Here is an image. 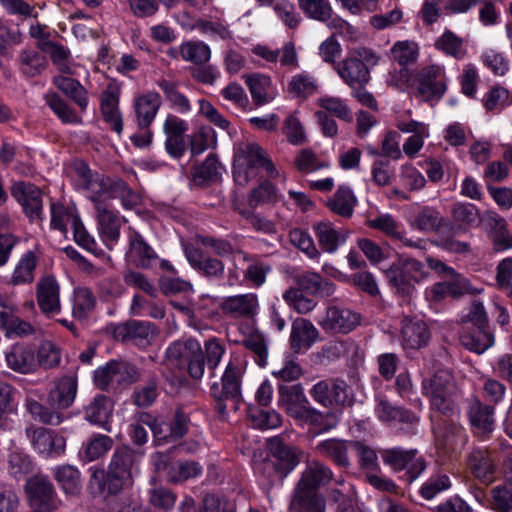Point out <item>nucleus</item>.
Listing matches in <instances>:
<instances>
[{
  "mask_svg": "<svg viewBox=\"0 0 512 512\" xmlns=\"http://www.w3.org/2000/svg\"><path fill=\"white\" fill-rule=\"evenodd\" d=\"M140 455L128 446L117 447L113 452L107 473L95 470L91 476V486L99 492L107 491L117 495L125 488L132 486L133 478L139 472Z\"/></svg>",
  "mask_w": 512,
  "mask_h": 512,
  "instance_id": "nucleus-1",
  "label": "nucleus"
},
{
  "mask_svg": "<svg viewBox=\"0 0 512 512\" xmlns=\"http://www.w3.org/2000/svg\"><path fill=\"white\" fill-rule=\"evenodd\" d=\"M82 184L89 193H93L105 202L107 199L119 198L124 208L131 209L140 204V196L120 178H110L81 165L77 169Z\"/></svg>",
  "mask_w": 512,
  "mask_h": 512,
  "instance_id": "nucleus-2",
  "label": "nucleus"
},
{
  "mask_svg": "<svg viewBox=\"0 0 512 512\" xmlns=\"http://www.w3.org/2000/svg\"><path fill=\"white\" fill-rule=\"evenodd\" d=\"M422 393L429 400L432 410L446 417L459 415L456 399L458 388L450 371L438 370L431 377L424 378Z\"/></svg>",
  "mask_w": 512,
  "mask_h": 512,
  "instance_id": "nucleus-3",
  "label": "nucleus"
},
{
  "mask_svg": "<svg viewBox=\"0 0 512 512\" xmlns=\"http://www.w3.org/2000/svg\"><path fill=\"white\" fill-rule=\"evenodd\" d=\"M379 60L375 51L359 46L348 50L346 57L336 64L335 70L347 86L354 88L370 82V68L376 66Z\"/></svg>",
  "mask_w": 512,
  "mask_h": 512,
  "instance_id": "nucleus-4",
  "label": "nucleus"
},
{
  "mask_svg": "<svg viewBox=\"0 0 512 512\" xmlns=\"http://www.w3.org/2000/svg\"><path fill=\"white\" fill-rule=\"evenodd\" d=\"M165 363L168 367L180 371L186 370L195 380L201 379L204 375L202 347L193 338L171 343L165 352Z\"/></svg>",
  "mask_w": 512,
  "mask_h": 512,
  "instance_id": "nucleus-5",
  "label": "nucleus"
},
{
  "mask_svg": "<svg viewBox=\"0 0 512 512\" xmlns=\"http://www.w3.org/2000/svg\"><path fill=\"white\" fill-rule=\"evenodd\" d=\"M264 168L269 177L275 178L279 175L272 161L266 156V152L257 143H244L239 146L235 160L233 176L239 185H246L254 170Z\"/></svg>",
  "mask_w": 512,
  "mask_h": 512,
  "instance_id": "nucleus-6",
  "label": "nucleus"
},
{
  "mask_svg": "<svg viewBox=\"0 0 512 512\" xmlns=\"http://www.w3.org/2000/svg\"><path fill=\"white\" fill-rule=\"evenodd\" d=\"M243 368L237 360H230L219 382L210 387V396L215 402V409L220 415L226 413V401L238 402L241 397V379Z\"/></svg>",
  "mask_w": 512,
  "mask_h": 512,
  "instance_id": "nucleus-7",
  "label": "nucleus"
},
{
  "mask_svg": "<svg viewBox=\"0 0 512 512\" xmlns=\"http://www.w3.org/2000/svg\"><path fill=\"white\" fill-rule=\"evenodd\" d=\"M381 457L384 464L388 465L393 471L405 470L408 482H413L417 479L426 468L423 457L418 456L416 449L389 448L381 451Z\"/></svg>",
  "mask_w": 512,
  "mask_h": 512,
  "instance_id": "nucleus-8",
  "label": "nucleus"
},
{
  "mask_svg": "<svg viewBox=\"0 0 512 512\" xmlns=\"http://www.w3.org/2000/svg\"><path fill=\"white\" fill-rule=\"evenodd\" d=\"M416 97L425 102L440 100L447 90L443 67L429 65L423 67L416 75Z\"/></svg>",
  "mask_w": 512,
  "mask_h": 512,
  "instance_id": "nucleus-9",
  "label": "nucleus"
},
{
  "mask_svg": "<svg viewBox=\"0 0 512 512\" xmlns=\"http://www.w3.org/2000/svg\"><path fill=\"white\" fill-rule=\"evenodd\" d=\"M89 198L95 206L99 234L105 245L112 249L120 238V228L124 218L120 217L103 199L93 193H90Z\"/></svg>",
  "mask_w": 512,
  "mask_h": 512,
  "instance_id": "nucleus-10",
  "label": "nucleus"
},
{
  "mask_svg": "<svg viewBox=\"0 0 512 512\" xmlns=\"http://www.w3.org/2000/svg\"><path fill=\"white\" fill-rule=\"evenodd\" d=\"M11 195L30 221H42L43 192L39 187L30 182L15 181L11 186Z\"/></svg>",
  "mask_w": 512,
  "mask_h": 512,
  "instance_id": "nucleus-11",
  "label": "nucleus"
},
{
  "mask_svg": "<svg viewBox=\"0 0 512 512\" xmlns=\"http://www.w3.org/2000/svg\"><path fill=\"white\" fill-rule=\"evenodd\" d=\"M347 388L341 379H327L314 384L309 393L316 403L324 407L346 406L352 403Z\"/></svg>",
  "mask_w": 512,
  "mask_h": 512,
  "instance_id": "nucleus-12",
  "label": "nucleus"
},
{
  "mask_svg": "<svg viewBox=\"0 0 512 512\" xmlns=\"http://www.w3.org/2000/svg\"><path fill=\"white\" fill-rule=\"evenodd\" d=\"M25 434L34 450L46 457L60 456L65 451L66 441L64 437L53 430L30 425L26 428Z\"/></svg>",
  "mask_w": 512,
  "mask_h": 512,
  "instance_id": "nucleus-13",
  "label": "nucleus"
},
{
  "mask_svg": "<svg viewBox=\"0 0 512 512\" xmlns=\"http://www.w3.org/2000/svg\"><path fill=\"white\" fill-rule=\"evenodd\" d=\"M184 254L191 267L202 277L213 281H219L224 277L225 264L222 260L207 255L194 245H185Z\"/></svg>",
  "mask_w": 512,
  "mask_h": 512,
  "instance_id": "nucleus-14",
  "label": "nucleus"
},
{
  "mask_svg": "<svg viewBox=\"0 0 512 512\" xmlns=\"http://www.w3.org/2000/svg\"><path fill=\"white\" fill-rule=\"evenodd\" d=\"M31 506L44 511H53L58 507V500L52 483L47 477L34 476L25 486Z\"/></svg>",
  "mask_w": 512,
  "mask_h": 512,
  "instance_id": "nucleus-15",
  "label": "nucleus"
},
{
  "mask_svg": "<svg viewBox=\"0 0 512 512\" xmlns=\"http://www.w3.org/2000/svg\"><path fill=\"white\" fill-rule=\"evenodd\" d=\"M219 308L224 315L234 319H252L260 309L257 294L249 292L222 299Z\"/></svg>",
  "mask_w": 512,
  "mask_h": 512,
  "instance_id": "nucleus-16",
  "label": "nucleus"
},
{
  "mask_svg": "<svg viewBox=\"0 0 512 512\" xmlns=\"http://www.w3.org/2000/svg\"><path fill=\"white\" fill-rule=\"evenodd\" d=\"M360 315L350 309L331 306L319 325L325 331L347 334L360 324Z\"/></svg>",
  "mask_w": 512,
  "mask_h": 512,
  "instance_id": "nucleus-17",
  "label": "nucleus"
},
{
  "mask_svg": "<svg viewBox=\"0 0 512 512\" xmlns=\"http://www.w3.org/2000/svg\"><path fill=\"white\" fill-rule=\"evenodd\" d=\"M120 93L121 89L117 84L109 83L100 96V111L103 120L118 135L123 130V119L119 109Z\"/></svg>",
  "mask_w": 512,
  "mask_h": 512,
  "instance_id": "nucleus-18",
  "label": "nucleus"
},
{
  "mask_svg": "<svg viewBox=\"0 0 512 512\" xmlns=\"http://www.w3.org/2000/svg\"><path fill=\"white\" fill-rule=\"evenodd\" d=\"M288 415L301 424L312 426L318 432H326L333 429L338 420L334 413H322L309 404L304 402L295 409H289Z\"/></svg>",
  "mask_w": 512,
  "mask_h": 512,
  "instance_id": "nucleus-19",
  "label": "nucleus"
},
{
  "mask_svg": "<svg viewBox=\"0 0 512 512\" xmlns=\"http://www.w3.org/2000/svg\"><path fill=\"white\" fill-rule=\"evenodd\" d=\"M7 367L15 373L28 375L36 372L35 350L26 343H15L5 353Z\"/></svg>",
  "mask_w": 512,
  "mask_h": 512,
  "instance_id": "nucleus-20",
  "label": "nucleus"
},
{
  "mask_svg": "<svg viewBox=\"0 0 512 512\" xmlns=\"http://www.w3.org/2000/svg\"><path fill=\"white\" fill-rule=\"evenodd\" d=\"M466 461L471 474L476 479L485 484H490L494 481L497 463L490 451L474 448L467 455Z\"/></svg>",
  "mask_w": 512,
  "mask_h": 512,
  "instance_id": "nucleus-21",
  "label": "nucleus"
},
{
  "mask_svg": "<svg viewBox=\"0 0 512 512\" xmlns=\"http://www.w3.org/2000/svg\"><path fill=\"white\" fill-rule=\"evenodd\" d=\"M431 332L427 324L416 318L404 317L401 321V339L405 350H419L429 343Z\"/></svg>",
  "mask_w": 512,
  "mask_h": 512,
  "instance_id": "nucleus-22",
  "label": "nucleus"
},
{
  "mask_svg": "<svg viewBox=\"0 0 512 512\" xmlns=\"http://www.w3.org/2000/svg\"><path fill=\"white\" fill-rule=\"evenodd\" d=\"M188 130V123L176 115L168 114L163 124L166 135L165 148L174 158H180L185 152L184 134Z\"/></svg>",
  "mask_w": 512,
  "mask_h": 512,
  "instance_id": "nucleus-23",
  "label": "nucleus"
},
{
  "mask_svg": "<svg viewBox=\"0 0 512 512\" xmlns=\"http://www.w3.org/2000/svg\"><path fill=\"white\" fill-rule=\"evenodd\" d=\"M467 415L473 433L485 437L494 430V408L474 398L468 401Z\"/></svg>",
  "mask_w": 512,
  "mask_h": 512,
  "instance_id": "nucleus-24",
  "label": "nucleus"
},
{
  "mask_svg": "<svg viewBox=\"0 0 512 512\" xmlns=\"http://www.w3.org/2000/svg\"><path fill=\"white\" fill-rule=\"evenodd\" d=\"M334 478L330 467L324 463L312 459L307 462L296 487L309 491H318L322 486L328 485Z\"/></svg>",
  "mask_w": 512,
  "mask_h": 512,
  "instance_id": "nucleus-25",
  "label": "nucleus"
},
{
  "mask_svg": "<svg viewBox=\"0 0 512 512\" xmlns=\"http://www.w3.org/2000/svg\"><path fill=\"white\" fill-rule=\"evenodd\" d=\"M459 340L463 347L477 354L484 353L495 343L491 328L479 326H463Z\"/></svg>",
  "mask_w": 512,
  "mask_h": 512,
  "instance_id": "nucleus-26",
  "label": "nucleus"
},
{
  "mask_svg": "<svg viewBox=\"0 0 512 512\" xmlns=\"http://www.w3.org/2000/svg\"><path fill=\"white\" fill-rule=\"evenodd\" d=\"M117 333L123 341L130 340L136 346L146 347L157 336L158 330L155 325L150 322L130 320L119 326Z\"/></svg>",
  "mask_w": 512,
  "mask_h": 512,
  "instance_id": "nucleus-27",
  "label": "nucleus"
},
{
  "mask_svg": "<svg viewBox=\"0 0 512 512\" xmlns=\"http://www.w3.org/2000/svg\"><path fill=\"white\" fill-rule=\"evenodd\" d=\"M368 226L379 230L387 237L399 240L404 246L422 249L424 247L421 239L412 240L406 236L405 231L401 230V224L390 214H382L368 221Z\"/></svg>",
  "mask_w": 512,
  "mask_h": 512,
  "instance_id": "nucleus-28",
  "label": "nucleus"
},
{
  "mask_svg": "<svg viewBox=\"0 0 512 512\" xmlns=\"http://www.w3.org/2000/svg\"><path fill=\"white\" fill-rule=\"evenodd\" d=\"M480 217V211L476 205L468 202H456L451 207L452 222L448 221L447 229L454 235L465 233L474 227Z\"/></svg>",
  "mask_w": 512,
  "mask_h": 512,
  "instance_id": "nucleus-29",
  "label": "nucleus"
},
{
  "mask_svg": "<svg viewBox=\"0 0 512 512\" xmlns=\"http://www.w3.org/2000/svg\"><path fill=\"white\" fill-rule=\"evenodd\" d=\"M59 285L53 276H44L37 283V302L45 314L60 312Z\"/></svg>",
  "mask_w": 512,
  "mask_h": 512,
  "instance_id": "nucleus-30",
  "label": "nucleus"
},
{
  "mask_svg": "<svg viewBox=\"0 0 512 512\" xmlns=\"http://www.w3.org/2000/svg\"><path fill=\"white\" fill-rule=\"evenodd\" d=\"M245 82L256 106H263L277 96V88L268 75L261 73L246 75Z\"/></svg>",
  "mask_w": 512,
  "mask_h": 512,
  "instance_id": "nucleus-31",
  "label": "nucleus"
},
{
  "mask_svg": "<svg viewBox=\"0 0 512 512\" xmlns=\"http://www.w3.org/2000/svg\"><path fill=\"white\" fill-rule=\"evenodd\" d=\"M113 412L112 400L103 394H97L85 407L84 418L110 432L109 421Z\"/></svg>",
  "mask_w": 512,
  "mask_h": 512,
  "instance_id": "nucleus-32",
  "label": "nucleus"
},
{
  "mask_svg": "<svg viewBox=\"0 0 512 512\" xmlns=\"http://www.w3.org/2000/svg\"><path fill=\"white\" fill-rule=\"evenodd\" d=\"M354 441L327 439L319 442L315 450L322 456L330 458L338 467L348 469L351 465L348 452L352 450Z\"/></svg>",
  "mask_w": 512,
  "mask_h": 512,
  "instance_id": "nucleus-33",
  "label": "nucleus"
},
{
  "mask_svg": "<svg viewBox=\"0 0 512 512\" xmlns=\"http://www.w3.org/2000/svg\"><path fill=\"white\" fill-rule=\"evenodd\" d=\"M161 97L156 92H147L134 101L137 125L140 129H148L154 121L160 106Z\"/></svg>",
  "mask_w": 512,
  "mask_h": 512,
  "instance_id": "nucleus-34",
  "label": "nucleus"
},
{
  "mask_svg": "<svg viewBox=\"0 0 512 512\" xmlns=\"http://www.w3.org/2000/svg\"><path fill=\"white\" fill-rule=\"evenodd\" d=\"M290 512H325L326 500L318 491L295 487L289 505Z\"/></svg>",
  "mask_w": 512,
  "mask_h": 512,
  "instance_id": "nucleus-35",
  "label": "nucleus"
},
{
  "mask_svg": "<svg viewBox=\"0 0 512 512\" xmlns=\"http://www.w3.org/2000/svg\"><path fill=\"white\" fill-rule=\"evenodd\" d=\"M77 394V380L72 376H63L48 394V403L57 409L69 408Z\"/></svg>",
  "mask_w": 512,
  "mask_h": 512,
  "instance_id": "nucleus-36",
  "label": "nucleus"
},
{
  "mask_svg": "<svg viewBox=\"0 0 512 512\" xmlns=\"http://www.w3.org/2000/svg\"><path fill=\"white\" fill-rule=\"evenodd\" d=\"M295 280L297 288L312 296L329 297L335 292V284L316 272L305 271Z\"/></svg>",
  "mask_w": 512,
  "mask_h": 512,
  "instance_id": "nucleus-37",
  "label": "nucleus"
},
{
  "mask_svg": "<svg viewBox=\"0 0 512 512\" xmlns=\"http://www.w3.org/2000/svg\"><path fill=\"white\" fill-rule=\"evenodd\" d=\"M410 226L419 232H439L447 229L448 220L436 208L425 206L415 214Z\"/></svg>",
  "mask_w": 512,
  "mask_h": 512,
  "instance_id": "nucleus-38",
  "label": "nucleus"
},
{
  "mask_svg": "<svg viewBox=\"0 0 512 512\" xmlns=\"http://www.w3.org/2000/svg\"><path fill=\"white\" fill-rule=\"evenodd\" d=\"M319 332L316 327L307 319L298 318L292 323L290 344L295 352L302 349H309L317 340Z\"/></svg>",
  "mask_w": 512,
  "mask_h": 512,
  "instance_id": "nucleus-39",
  "label": "nucleus"
},
{
  "mask_svg": "<svg viewBox=\"0 0 512 512\" xmlns=\"http://www.w3.org/2000/svg\"><path fill=\"white\" fill-rule=\"evenodd\" d=\"M238 253L248 263L243 273L244 280L253 287H261L266 282L267 275L272 271L271 265L257 255H251L242 250H239Z\"/></svg>",
  "mask_w": 512,
  "mask_h": 512,
  "instance_id": "nucleus-40",
  "label": "nucleus"
},
{
  "mask_svg": "<svg viewBox=\"0 0 512 512\" xmlns=\"http://www.w3.org/2000/svg\"><path fill=\"white\" fill-rule=\"evenodd\" d=\"M358 203L353 191L347 186H339L331 198L327 200V207L334 214L342 218H350Z\"/></svg>",
  "mask_w": 512,
  "mask_h": 512,
  "instance_id": "nucleus-41",
  "label": "nucleus"
},
{
  "mask_svg": "<svg viewBox=\"0 0 512 512\" xmlns=\"http://www.w3.org/2000/svg\"><path fill=\"white\" fill-rule=\"evenodd\" d=\"M40 256L37 251L25 252L19 259L11 275L10 283L13 285L31 284L35 278V269Z\"/></svg>",
  "mask_w": 512,
  "mask_h": 512,
  "instance_id": "nucleus-42",
  "label": "nucleus"
},
{
  "mask_svg": "<svg viewBox=\"0 0 512 512\" xmlns=\"http://www.w3.org/2000/svg\"><path fill=\"white\" fill-rule=\"evenodd\" d=\"M313 230L319 246L328 253H334L346 240L345 236L329 221L315 223Z\"/></svg>",
  "mask_w": 512,
  "mask_h": 512,
  "instance_id": "nucleus-43",
  "label": "nucleus"
},
{
  "mask_svg": "<svg viewBox=\"0 0 512 512\" xmlns=\"http://www.w3.org/2000/svg\"><path fill=\"white\" fill-rule=\"evenodd\" d=\"M385 275L390 286L395 289L397 293L409 295L413 291L414 285L408 276V272H406L404 256H400L397 261L385 271Z\"/></svg>",
  "mask_w": 512,
  "mask_h": 512,
  "instance_id": "nucleus-44",
  "label": "nucleus"
},
{
  "mask_svg": "<svg viewBox=\"0 0 512 512\" xmlns=\"http://www.w3.org/2000/svg\"><path fill=\"white\" fill-rule=\"evenodd\" d=\"M53 83L63 94L72 99L81 110H86L88 106L87 91L79 81L59 75L53 78Z\"/></svg>",
  "mask_w": 512,
  "mask_h": 512,
  "instance_id": "nucleus-45",
  "label": "nucleus"
},
{
  "mask_svg": "<svg viewBox=\"0 0 512 512\" xmlns=\"http://www.w3.org/2000/svg\"><path fill=\"white\" fill-rule=\"evenodd\" d=\"M271 458L276 460L282 467V475H288L298 464V458L293 448L285 445L279 439H272L269 442Z\"/></svg>",
  "mask_w": 512,
  "mask_h": 512,
  "instance_id": "nucleus-46",
  "label": "nucleus"
},
{
  "mask_svg": "<svg viewBox=\"0 0 512 512\" xmlns=\"http://www.w3.org/2000/svg\"><path fill=\"white\" fill-rule=\"evenodd\" d=\"M24 407L29 415L39 423L57 426L63 421V415L60 412L44 406L33 398L25 399Z\"/></svg>",
  "mask_w": 512,
  "mask_h": 512,
  "instance_id": "nucleus-47",
  "label": "nucleus"
},
{
  "mask_svg": "<svg viewBox=\"0 0 512 512\" xmlns=\"http://www.w3.org/2000/svg\"><path fill=\"white\" fill-rule=\"evenodd\" d=\"M53 475L64 493L76 495L80 492V472L74 466H57L53 469Z\"/></svg>",
  "mask_w": 512,
  "mask_h": 512,
  "instance_id": "nucleus-48",
  "label": "nucleus"
},
{
  "mask_svg": "<svg viewBox=\"0 0 512 512\" xmlns=\"http://www.w3.org/2000/svg\"><path fill=\"white\" fill-rule=\"evenodd\" d=\"M20 69L27 77H35L46 70L48 61L45 55L34 49H25L19 55Z\"/></svg>",
  "mask_w": 512,
  "mask_h": 512,
  "instance_id": "nucleus-49",
  "label": "nucleus"
},
{
  "mask_svg": "<svg viewBox=\"0 0 512 512\" xmlns=\"http://www.w3.org/2000/svg\"><path fill=\"white\" fill-rule=\"evenodd\" d=\"M130 255L133 261L143 268L150 267L156 259V253L138 232H133L130 236Z\"/></svg>",
  "mask_w": 512,
  "mask_h": 512,
  "instance_id": "nucleus-50",
  "label": "nucleus"
},
{
  "mask_svg": "<svg viewBox=\"0 0 512 512\" xmlns=\"http://www.w3.org/2000/svg\"><path fill=\"white\" fill-rule=\"evenodd\" d=\"M96 305V298L87 287H78L74 290L72 315L79 320H85L92 313Z\"/></svg>",
  "mask_w": 512,
  "mask_h": 512,
  "instance_id": "nucleus-51",
  "label": "nucleus"
},
{
  "mask_svg": "<svg viewBox=\"0 0 512 512\" xmlns=\"http://www.w3.org/2000/svg\"><path fill=\"white\" fill-rule=\"evenodd\" d=\"M44 100L47 106L53 113L65 124H79L81 118L77 115L75 110L62 99L58 94L50 92L44 95Z\"/></svg>",
  "mask_w": 512,
  "mask_h": 512,
  "instance_id": "nucleus-52",
  "label": "nucleus"
},
{
  "mask_svg": "<svg viewBox=\"0 0 512 512\" xmlns=\"http://www.w3.org/2000/svg\"><path fill=\"white\" fill-rule=\"evenodd\" d=\"M492 231V240L498 250L512 248V232L507 229L506 221L493 212L486 215Z\"/></svg>",
  "mask_w": 512,
  "mask_h": 512,
  "instance_id": "nucleus-53",
  "label": "nucleus"
},
{
  "mask_svg": "<svg viewBox=\"0 0 512 512\" xmlns=\"http://www.w3.org/2000/svg\"><path fill=\"white\" fill-rule=\"evenodd\" d=\"M180 56L186 62L203 65L210 60L211 50L202 41L190 40L180 45Z\"/></svg>",
  "mask_w": 512,
  "mask_h": 512,
  "instance_id": "nucleus-54",
  "label": "nucleus"
},
{
  "mask_svg": "<svg viewBox=\"0 0 512 512\" xmlns=\"http://www.w3.org/2000/svg\"><path fill=\"white\" fill-rule=\"evenodd\" d=\"M299 9L312 20L327 22L331 19L333 9L329 0H297Z\"/></svg>",
  "mask_w": 512,
  "mask_h": 512,
  "instance_id": "nucleus-55",
  "label": "nucleus"
},
{
  "mask_svg": "<svg viewBox=\"0 0 512 512\" xmlns=\"http://www.w3.org/2000/svg\"><path fill=\"white\" fill-rule=\"evenodd\" d=\"M316 79L308 73L302 72L291 77L287 91L293 97L306 99L317 90Z\"/></svg>",
  "mask_w": 512,
  "mask_h": 512,
  "instance_id": "nucleus-56",
  "label": "nucleus"
},
{
  "mask_svg": "<svg viewBox=\"0 0 512 512\" xmlns=\"http://www.w3.org/2000/svg\"><path fill=\"white\" fill-rule=\"evenodd\" d=\"M114 441L104 434H94L87 441L83 448L82 457L85 461L91 462L104 456L112 447Z\"/></svg>",
  "mask_w": 512,
  "mask_h": 512,
  "instance_id": "nucleus-57",
  "label": "nucleus"
},
{
  "mask_svg": "<svg viewBox=\"0 0 512 512\" xmlns=\"http://www.w3.org/2000/svg\"><path fill=\"white\" fill-rule=\"evenodd\" d=\"M391 56L401 68H407L408 65L417 61L419 56L418 44L411 40L397 41L391 47Z\"/></svg>",
  "mask_w": 512,
  "mask_h": 512,
  "instance_id": "nucleus-58",
  "label": "nucleus"
},
{
  "mask_svg": "<svg viewBox=\"0 0 512 512\" xmlns=\"http://www.w3.org/2000/svg\"><path fill=\"white\" fill-rule=\"evenodd\" d=\"M37 367L52 369L59 366L61 362V349L50 340H43L35 353Z\"/></svg>",
  "mask_w": 512,
  "mask_h": 512,
  "instance_id": "nucleus-59",
  "label": "nucleus"
},
{
  "mask_svg": "<svg viewBox=\"0 0 512 512\" xmlns=\"http://www.w3.org/2000/svg\"><path fill=\"white\" fill-rule=\"evenodd\" d=\"M307 401L308 399L304 393L303 386L300 383L292 386L281 385L279 387V406L282 407L287 414L289 413V409H295Z\"/></svg>",
  "mask_w": 512,
  "mask_h": 512,
  "instance_id": "nucleus-60",
  "label": "nucleus"
},
{
  "mask_svg": "<svg viewBox=\"0 0 512 512\" xmlns=\"http://www.w3.org/2000/svg\"><path fill=\"white\" fill-rule=\"evenodd\" d=\"M489 508L494 512H512V488L499 484L489 491Z\"/></svg>",
  "mask_w": 512,
  "mask_h": 512,
  "instance_id": "nucleus-61",
  "label": "nucleus"
},
{
  "mask_svg": "<svg viewBox=\"0 0 512 512\" xmlns=\"http://www.w3.org/2000/svg\"><path fill=\"white\" fill-rule=\"evenodd\" d=\"M34 464L30 456L20 450H12L7 458V470L15 478H23L33 471Z\"/></svg>",
  "mask_w": 512,
  "mask_h": 512,
  "instance_id": "nucleus-62",
  "label": "nucleus"
},
{
  "mask_svg": "<svg viewBox=\"0 0 512 512\" xmlns=\"http://www.w3.org/2000/svg\"><path fill=\"white\" fill-rule=\"evenodd\" d=\"M317 105L321 107L323 109L322 112H326V114H332L345 122L352 121L353 116L351 109L345 101L339 97H321L317 100Z\"/></svg>",
  "mask_w": 512,
  "mask_h": 512,
  "instance_id": "nucleus-63",
  "label": "nucleus"
},
{
  "mask_svg": "<svg viewBox=\"0 0 512 512\" xmlns=\"http://www.w3.org/2000/svg\"><path fill=\"white\" fill-rule=\"evenodd\" d=\"M435 47L455 59H462L466 54L462 39L450 30H446L435 41Z\"/></svg>",
  "mask_w": 512,
  "mask_h": 512,
  "instance_id": "nucleus-64",
  "label": "nucleus"
}]
</instances>
